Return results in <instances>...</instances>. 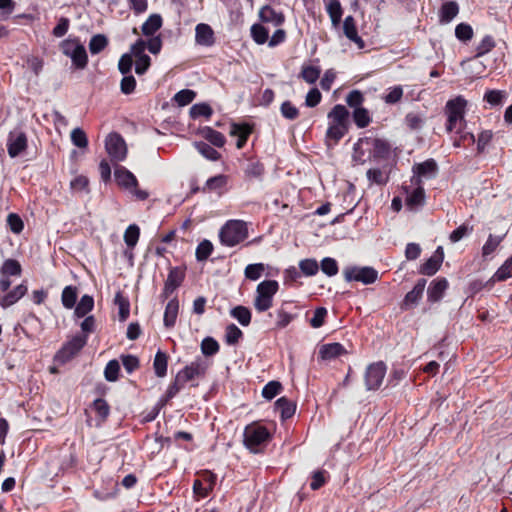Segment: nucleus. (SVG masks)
<instances>
[{
	"instance_id": "f257e3e1",
	"label": "nucleus",
	"mask_w": 512,
	"mask_h": 512,
	"mask_svg": "<svg viewBox=\"0 0 512 512\" xmlns=\"http://www.w3.org/2000/svg\"><path fill=\"white\" fill-rule=\"evenodd\" d=\"M272 437L273 435L267 427L254 421L244 428L243 444L251 453L258 454L264 451Z\"/></svg>"
},
{
	"instance_id": "f03ea898",
	"label": "nucleus",
	"mask_w": 512,
	"mask_h": 512,
	"mask_svg": "<svg viewBox=\"0 0 512 512\" xmlns=\"http://www.w3.org/2000/svg\"><path fill=\"white\" fill-rule=\"evenodd\" d=\"M466 106L467 101L462 96L447 101L445 105V114L447 116L445 128L448 133H461L466 128Z\"/></svg>"
},
{
	"instance_id": "7ed1b4c3",
	"label": "nucleus",
	"mask_w": 512,
	"mask_h": 512,
	"mask_svg": "<svg viewBox=\"0 0 512 512\" xmlns=\"http://www.w3.org/2000/svg\"><path fill=\"white\" fill-rule=\"evenodd\" d=\"M248 237V227L243 220H228L219 231V239L222 245L234 247Z\"/></svg>"
},
{
	"instance_id": "20e7f679",
	"label": "nucleus",
	"mask_w": 512,
	"mask_h": 512,
	"mask_svg": "<svg viewBox=\"0 0 512 512\" xmlns=\"http://www.w3.org/2000/svg\"><path fill=\"white\" fill-rule=\"evenodd\" d=\"M279 290V283L276 280H264L256 287L254 308L257 312L263 313L273 306L274 296Z\"/></svg>"
},
{
	"instance_id": "39448f33",
	"label": "nucleus",
	"mask_w": 512,
	"mask_h": 512,
	"mask_svg": "<svg viewBox=\"0 0 512 512\" xmlns=\"http://www.w3.org/2000/svg\"><path fill=\"white\" fill-rule=\"evenodd\" d=\"M114 176L118 186L128 190L137 200L144 201L149 197L147 191L139 188L136 176L124 166H117Z\"/></svg>"
},
{
	"instance_id": "423d86ee",
	"label": "nucleus",
	"mask_w": 512,
	"mask_h": 512,
	"mask_svg": "<svg viewBox=\"0 0 512 512\" xmlns=\"http://www.w3.org/2000/svg\"><path fill=\"white\" fill-rule=\"evenodd\" d=\"M197 478L193 481L192 492L196 501L208 497L217 483V475L211 470L204 469L197 472Z\"/></svg>"
},
{
	"instance_id": "0eeeda50",
	"label": "nucleus",
	"mask_w": 512,
	"mask_h": 512,
	"mask_svg": "<svg viewBox=\"0 0 512 512\" xmlns=\"http://www.w3.org/2000/svg\"><path fill=\"white\" fill-rule=\"evenodd\" d=\"M60 49L64 55L71 58L73 65L77 69H84L87 66L88 55L85 47L78 38L62 41Z\"/></svg>"
},
{
	"instance_id": "6e6552de",
	"label": "nucleus",
	"mask_w": 512,
	"mask_h": 512,
	"mask_svg": "<svg viewBox=\"0 0 512 512\" xmlns=\"http://www.w3.org/2000/svg\"><path fill=\"white\" fill-rule=\"evenodd\" d=\"M360 144H366V148L369 149L368 159L388 160L390 158L392 148L385 139L363 137L360 138Z\"/></svg>"
},
{
	"instance_id": "1a4fd4ad",
	"label": "nucleus",
	"mask_w": 512,
	"mask_h": 512,
	"mask_svg": "<svg viewBox=\"0 0 512 512\" xmlns=\"http://www.w3.org/2000/svg\"><path fill=\"white\" fill-rule=\"evenodd\" d=\"M344 279L347 282L358 281L363 284H372L378 279V271L373 267H346L343 271Z\"/></svg>"
},
{
	"instance_id": "9d476101",
	"label": "nucleus",
	"mask_w": 512,
	"mask_h": 512,
	"mask_svg": "<svg viewBox=\"0 0 512 512\" xmlns=\"http://www.w3.org/2000/svg\"><path fill=\"white\" fill-rule=\"evenodd\" d=\"M87 335H76L66 342L62 348L56 353L55 359L59 362L66 363L72 360L87 344Z\"/></svg>"
},
{
	"instance_id": "9b49d317",
	"label": "nucleus",
	"mask_w": 512,
	"mask_h": 512,
	"mask_svg": "<svg viewBox=\"0 0 512 512\" xmlns=\"http://www.w3.org/2000/svg\"><path fill=\"white\" fill-rule=\"evenodd\" d=\"M386 370L387 367L383 361L370 364L364 375L366 389L370 391L379 389L385 377Z\"/></svg>"
},
{
	"instance_id": "f8f14e48",
	"label": "nucleus",
	"mask_w": 512,
	"mask_h": 512,
	"mask_svg": "<svg viewBox=\"0 0 512 512\" xmlns=\"http://www.w3.org/2000/svg\"><path fill=\"white\" fill-rule=\"evenodd\" d=\"M0 290L7 291L12 282L9 279L11 276L20 277L22 275V266L16 259H6L0 267Z\"/></svg>"
},
{
	"instance_id": "ddd939ff",
	"label": "nucleus",
	"mask_w": 512,
	"mask_h": 512,
	"mask_svg": "<svg viewBox=\"0 0 512 512\" xmlns=\"http://www.w3.org/2000/svg\"><path fill=\"white\" fill-rule=\"evenodd\" d=\"M105 148L109 156L116 161H123L127 156V147L123 137L116 132L106 138Z\"/></svg>"
},
{
	"instance_id": "4468645a",
	"label": "nucleus",
	"mask_w": 512,
	"mask_h": 512,
	"mask_svg": "<svg viewBox=\"0 0 512 512\" xmlns=\"http://www.w3.org/2000/svg\"><path fill=\"white\" fill-rule=\"evenodd\" d=\"M277 320H276V328L284 329L286 328L292 321H294L299 313L298 307L294 305L293 302H284L277 310Z\"/></svg>"
},
{
	"instance_id": "2eb2a0df",
	"label": "nucleus",
	"mask_w": 512,
	"mask_h": 512,
	"mask_svg": "<svg viewBox=\"0 0 512 512\" xmlns=\"http://www.w3.org/2000/svg\"><path fill=\"white\" fill-rule=\"evenodd\" d=\"M28 146L27 136L22 131L10 132L7 139V151L11 158L19 156Z\"/></svg>"
},
{
	"instance_id": "dca6fc26",
	"label": "nucleus",
	"mask_w": 512,
	"mask_h": 512,
	"mask_svg": "<svg viewBox=\"0 0 512 512\" xmlns=\"http://www.w3.org/2000/svg\"><path fill=\"white\" fill-rule=\"evenodd\" d=\"M206 367L200 361H194L186 365L175 376L182 385L185 386L187 382L193 381L195 378L204 376Z\"/></svg>"
},
{
	"instance_id": "f3484780",
	"label": "nucleus",
	"mask_w": 512,
	"mask_h": 512,
	"mask_svg": "<svg viewBox=\"0 0 512 512\" xmlns=\"http://www.w3.org/2000/svg\"><path fill=\"white\" fill-rule=\"evenodd\" d=\"M426 284H427L426 279H424V278L418 279V281L416 282L413 289L405 295L403 301L401 302V304H400L401 310H404V311L409 310L413 306L418 304V302L421 300V298L423 296V292H424Z\"/></svg>"
},
{
	"instance_id": "a211bd4d",
	"label": "nucleus",
	"mask_w": 512,
	"mask_h": 512,
	"mask_svg": "<svg viewBox=\"0 0 512 512\" xmlns=\"http://www.w3.org/2000/svg\"><path fill=\"white\" fill-rule=\"evenodd\" d=\"M448 287L449 283L445 277H437L434 280H432L427 289L428 302H439L443 298Z\"/></svg>"
},
{
	"instance_id": "6ab92c4d",
	"label": "nucleus",
	"mask_w": 512,
	"mask_h": 512,
	"mask_svg": "<svg viewBox=\"0 0 512 512\" xmlns=\"http://www.w3.org/2000/svg\"><path fill=\"white\" fill-rule=\"evenodd\" d=\"M444 260L443 248L439 246L434 254L427 259L419 268V273L426 276H433L438 272Z\"/></svg>"
},
{
	"instance_id": "aec40b11",
	"label": "nucleus",
	"mask_w": 512,
	"mask_h": 512,
	"mask_svg": "<svg viewBox=\"0 0 512 512\" xmlns=\"http://www.w3.org/2000/svg\"><path fill=\"white\" fill-rule=\"evenodd\" d=\"M230 180V176L225 174H218L210 177L201 188L203 193L215 192L218 195H223L227 191V185Z\"/></svg>"
},
{
	"instance_id": "412c9836",
	"label": "nucleus",
	"mask_w": 512,
	"mask_h": 512,
	"mask_svg": "<svg viewBox=\"0 0 512 512\" xmlns=\"http://www.w3.org/2000/svg\"><path fill=\"white\" fill-rule=\"evenodd\" d=\"M195 41L198 45L211 47L215 44L216 38L212 27L206 23H199L195 28Z\"/></svg>"
},
{
	"instance_id": "4be33fe9",
	"label": "nucleus",
	"mask_w": 512,
	"mask_h": 512,
	"mask_svg": "<svg viewBox=\"0 0 512 512\" xmlns=\"http://www.w3.org/2000/svg\"><path fill=\"white\" fill-rule=\"evenodd\" d=\"M243 173L248 181H261L265 174V166L259 159L249 158L243 167Z\"/></svg>"
},
{
	"instance_id": "5701e85b",
	"label": "nucleus",
	"mask_w": 512,
	"mask_h": 512,
	"mask_svg": "<svg viewBox=\"0 0 512 512\" xmlns=\"http://www.w3.org/2000/svg\"><path fill=\"white\" fill-rule=\"evenodd\" d=\"M346 354H348L347 350L338 342L323 344L318 352L319 358L324 361H331Z\"/></svg>"
},
{
	"instance_id": "b1692460",
	"label": "nucleus",
	"mask_w": 512,
	"mask_h": 512,
	"mask_svg": "<svg viewBox=\"0 0 512 512\" xmlns=\"http://www.w3.org/2000/svg\"><path fill=\"white\" fill-rule=\"evenodd\" d=\"M259 19L263 23H271L275 27H280L285 23L286 17L283 12H278L270 5H265L259 10Z\"/></svg>"
},
{
	"instance_id": "393cba45",
	"label": "nucleus",
	"mask_w": 512,
	"mask_h": 512,
	"mask_svg": "<svg viewBox=\"0 0 512 512\" xmlns=\"http://www.w3.org/2000/svg\"><path fill=\"white\" fill-rule=\"evenodd\" d=\"M343 33L344 35L353 42L358 49L365 48L364 40L358 35L356 21L353 16H347L343 21Z\"/></svg>"
},
{
	"instance_id": "a878e982",
	"label": "nucleus",
	"mask_w": 512,
	"mask_h": 512,
	"mask_svg": "<svg viewBox=\"0 0 512 512\" xmlns=\"http://www.w3.org/2000/svg\"><path fill=\"white\" fill-rule=\"evenodd\" d=\"M252 131H253V128L248 123H232L231 124L230 135L236 136L238 138L237 142H236V147L238 149H242L246 145L248 138L251 135Z\"/></svg>"
},
{
	"instance_id": "bb28decb",
	"label": "nucleus",
	"mask_w": 512,
	"mask_h": 512,
	"mask_svg": "<svg viewBox=\"0 0 512 512\" xmlns=\"http://www.w3.org/2000/svg\"><path fill=\"white\" fill-rule=\"evenodd\" d=\"M186 276V267L175 266L170 267L165 284H167V290H177L183 283Z\"/></svg>"
},
{
	"instance_id": "cd10ccee",
	"label": "nucleus",
	"mask_w": 512,
	"mask_h": 512,
	"mask_svg": "<svg viewBox=\"0 0 512 512\" xmlns=\"http://www.w3.org/2000/svg\"><path fill=\"white\" fill-rule=\"evenodd\" d=\"M179 312V301L177 297L172 298L166 305L163 317V324L166 328H173Z\"/></svg>"
},
{
	"instance_id": "c85d7f7f",
	"label": "nucleus",
	"mask_w": 512,
	"mask_h": 512,
	"mask_svg": "<svg viewBox=\"0 0 512 512\" xmlns=\"http://www.w3.org/2000/svg\"><path fill=\"white\" fill-rule=\"evenodd\" d=\"M275 410L279 412L281 421L290 419L296 411V403L287 397H280L275 402Z\"/></svg>"
},
{
	"instance_id": "c756f323",
	"label": "nucleus",
	"mask_w": 512,
	"mask_h": 512,
	"mask_svg": "<svg viewBox=\"0 0 512 512\" xmlns=\"http://www.w3.org/2000/svg\"><path fill=\"white\" fill-rule=\"evenodd\" d=\"M459 5L456 1H446L439 9V22L450 23L459 13Z\"/></svg>"
},
{
	"instance_id": "7c9ffc66",
	"label": "nucleus",
	"mask_w": 512,
	"mask_h": 512,
	"mask_svg": "<svg viewBox=\"0 0 512 512\" xmlns=\"http://www.w3.org/2000/svg\"><path fill=\"white\" fill-rule=\"evenodd\" d=\"M413 172L418 177H435L438 172V165L432 158L413 166Z\"/></svg>"
},
{
	"instance_id": "2f4dec72",
	"label": "nucleus",
	"mask_w": 512,
	"mask_h": 512,
	"mask_svg": "<svg viewBox=\"0 0 512 512\" xmlns=\"http://www.w3.org/2000/svg\"><path fill=\"white\" fill-rule=\"evenodd\" d=\"M28 291L27 285L25 283H21L17 285L14 289L9 291L6 295L2 297L1 306L3 308L14 305L18 300H20Z\"/></svg>"
},
{
	"instance_id": "473e14b6",
	"label": "nucleus",
	"mask_w": 512,
	"mask_h": 512,
	"mask_svg": "<svg viewBox=\"0 0 512 512\" xmlns=\"http://www.w3.org/2000/svg\"><path fill=\"white\" fill-rule=\"evenodd\" d=\"M201 135L210 144L218 148L223 147L226 143L225 136L221 132L214 130L209 126H205L201 129Z\"/></svg>"
},
{
	"instance_id": "72a5a7b5",
	"label": "nucleus",
	"mask_w": 512,
	"mask_h": 512,
	"mask_svg": "<svg viewBox=\"0 0 512 512\" xmlns=\"http://www.w3.org/2000/svg\"><path fill=\"white\" fill-rule=\"evenodd\" d=\"M326 11L331 19L333 27H338L342 20L343 9L339 0H329Z\"/></svg>"
},
{
	"instance_id": "f704fd0d",
	"label": "nucleus",
	"mask_w": 512,
	"mask_h": 512,
	"mask_svg": "<svg viewBox=\"0 0 512 512\" xmlns=\"http://www.w3.org/2000/svg\"><path fill=\"white\" fill-rule=\"evenodd\" d=\"M74 314L77 318L85 317L94 308V298L91 295L85 294L80 298V301L75 305Z\"/></svg>"
},
{
	"instance_id": "c9c22d12",
	"label": "nucleus",
	"mask_w": 512,
	"mask_h": 512,
	"mask_svg": "<svg viewBox=\"0 0 512 512\" xmlns=\"http://www.w3.org/2000/svg\"><path fill=\"white\" fill-rule=\"evenodd\" d=\"M163 24L162 17L159 14H151L142 25V33L145 36H153Z\"/></svg>"
},
{
	"instance_id": "e433bc0d",
	"label": "nucleus",
	"mask_w": 512,
	"mask_h": 512,
	"mask_svg": "<svg viewBox=\"0 0 512 512\" xmlns=\"http://www.w3.org/2000/svg\"><path fill=\"white\" fill-rule=\"evenodd\" d=\"M114 303L119 309V320L126 321L130 315V301L122 291H118L114 297Z\"/></svg>"
},
{
	"instance_id": "4c0bfd02",
	"label": "nucleus",
	"mask_w": 512,
	"mask_h": 512,
	"mask_svg": "<svg viewBox=\"0 0 512 512\" xmlns=\"http://www.w3.org/2000/svg\"><path fill=\"white\" fill-rule=\"evenodd\" d=\"M78 298V288L73 285L64 287L61 294L62 305L66 309H72L75 307Z\"/></svg>"
},
{
	"instance_id": "58836bf2",
	"label": "nucleus",
	"mask_w": 512,
	"mask_h": 512,
	"mask_svg": "<svg viewBox=\"0 0 512 512\" xmlns=\"http://www.w3.org/2000/svg\"><path fill=\"white\" fill-rule=\"evenodd\" d=\"M349 111L341 104L335 105L332 110L328 113V118L331 119L332 123L347 125Z\"/></svg>"
},
{
	"instance_id": "ea45409f",
	"label": "nucleus",
	"mask_w": 512,
	"mask_h": 512,
	"mask_svg": "<svg viewBox=\"0 0 512 512\" xmlns=\"http://www.w3.org/2000/svg\"><path fill=\"white\" fill-rule=\"evenodd\" d=\"M168 355L158 350L153 361V368L157 377H164L167 374Z\"/></svg>"
},
{
	"instance_id": "a19ab883",
	"label": "nucleus",
	"mask_w": 512,
	"mask_h": 512,
	"mask_svg": "<svg viewBox=\"0 0 512 512\" xmlns=\"http://www.w3.org/2000/svg\"><path fill=\"white\" fill-rule=\"evenodd\" d=\"M231 317L236 319L242 326H248L251 323V311L248 307L238 305L231 309Z\"/></svg>"
},
{
	"instance_id": "79ce46f5",
	"label": "nucleus",
	"mask_w": 512,
	"mask_h": 512,
	"mask_svg": "<svg viewBox=\"0 0 512 512\" xmlns=\"http://www.w3.org/2000/svg\"><path fill=\"white\" fill-rule=\"evenodd\" d=\"M321 68L313 65H303L299 78L303 79L308 84H314L320 77Z\"/></svg>"
},
{
	"instance_id": "37998d69",
	"label": "nucleus",
	"mask_w": 512,
	"mask_h": 512,
	"mask_svg": "<svg viewBox=\"0 0 512 512\" xmlns=\"http://www.w3.org/2000/svg\"><path fill=\"white\" fill-rule=\"evenodd\" d=\"M92 409L95 411L100 423H104L110 415V406L103 398L95 399L92 403Z\"/></svg>"
},
{
	"instance_id": "c03bdc74",
	"label": "nucleus",
	"mask_w": 512,
	"mask_h": 512,
	"mask_svg": "<svg viewBox=\"0 0 512 512\" xmlns=\"http://www.w3.org/2000/svg\"><path fill=\"white\" fill-rule=\"evenodd\" d=\"M425 202V191L424 188L418 186L415 188L407 197H406V205L410 209H414L420 207Z\"/></svg>"
},
{
	"instance_id": "a18cd8bd",
	"label": "nucleus",
	"mask_w": 512,
	"mask_h": 512,
	"mask_svg": "<svg viewBox=\"0 0 512 512\" xmlns=\"http://www.w3.org/2000/svg\"><path fill=\"white\" fill-rule=\"evenodd\" d=\"M195 148L203 157L208 160L217 161L221 157V154L206 142H195Z\"/></svg>"
},
{
	"instance_id": "49530a36",
	"label": "nucleus",
	"mask_w": 512,
	"mask_h": 512,
	"mask_svg": "<svg viewBox=\"0 0 512 512\" xmlns=\"http://www.w3.org/2000/svg\"><path fill=\"white\" fill-rule=\"evenodd\" d=\"M251 37L255 43L259 45H263L268 42L269 39V30L263 26L262 24H253L251 26Z\"/></svg>"
},
{
	"instance_id": "de8ad7c7",
	"label": "nucleus",
	"mask_w": 512,
	"mask_h": 512,
	"mask_svg": "<svg viewBox=\"0 0 512 512\" xmlns=\"http://www.w3.org/2000/svg\"><path fill=\"white\" fill-rule=\"evenodd\" d=\"M189 114L192 119H197L201 116L209 119L213 114V110L207 103H197L191 106Z\"/></svg>"
},
{
	"instance_id": "09e8293b",
	"label": "nucleus",
	"mask_w": 512,
	"mask_h": 512,
	"mask_svg": "<svg viewBox=\"0 0 512 512\" xmlns=\"http://www.w3.org/2000/svg\"><path fill=\"white\" fill-rule=\"evenodd\" d=\"M243 338V332L234 323L225 329V342L228 345H236Z\"/></svg>"
},
{
	"instance_id": "8fccbe9b",
	"label": "nucleus",
	"mask_w": 512,
	"mask_h": 512,
	"mask_svg": "<svg viewBox=\"0 0 512 512\" xmlns=\"http://www.w3.org/2000/svg\"><path fill=\"white\" fill-rule=\"evenodd\" d=\"M107 46L108 39L103 34H96L92 36L89 42V50L93 55L102 52Z\"/></svg>"
},
{
	"instance_id": "3c124183",
	"label": "nucleus",
	"mask_w": 512,
	"mask_h": 512,
	"mask_svg": "<svg viewBox=\"0 0 512 512\" xmlns=\"http://www.w3.org/2000/svg\"><path fill=\"white\" fill-rule=\"evenodd\" d=\"M301 273L305 276H314L319 271V264L316 259L307 258L299 262Z\"/></svg>"
},
{
	"instance_id": "603ef678",
	"label": "nucleus",
	"mask_w": 512,
	"mask_h": 512,
	"mask_svg": "<svg viewBox=\"0 0 512 512\" xmlns=\"http://www.w3.org/2000/svg\"><path fill=\"white\" fill-rule=\"evenodd\" d=\"M353 121L358 128H365L371 122V117L366 108H356L352 114Z\"/></svg>"
},
{
	"instance_id": "864d4df0",
	"label": "nucleus",
	"mask_w": 512,
	"mask_h": 512,
	"mask_svg": "<svg viewBox=\"0 0 512 512\" xmlns=\"http://www.w3.org/2000/svg\"><path fill=\"white\" fill-rule=\"evenodd\" d=\"M140 236V228L136 224L129 225L124 232L125 244L133 248L136 246Z\"/></svg>"
},
{
	"instance_id": "5fc2aeb1",
	"label": "nucleus",
	"mask_w": 512,
	"mask_h": 512,
	"mask_svg": "<svg viewBox=\"0 0 512 512\" xmlns=\"http://www.w3.org/2000/svg\"><path fill=\"white\" fill-rule=\"evenodd\" d=\"M473 35V28L468 23L462 22L455 27V36L459 41L468 42L473 38Z\"/></svg>"
},
{
	"instance_id": "6e6d98bb",
	"label": "nucleus",
	"mask_w": 512,
	"mask_h": 512,
	"mask_svg": "<svg viewBox=\"0 0 512 512\" xmlns=\"http://www.w3.org/2000/svg\"><path fill=\"white\" fill-rule=\"evenodd\" d=\"M347 125L331 123L327 129L326 137L338 143L346 134Z\"/></svg>"
},
{
	"instance_id": "4d7b16f0",
	"label": "nucleus",
	"mask_w": 512,
	"mask_h": 512,
	"mask_svg": "<svg viewBox=\"0 0 512 512\" xmlns=\"http://www.w3.org/2000/svg\"><path fill=\"white\" fill-rule=\"evenodd\" d=\"M507 93L501 90H487L484 94V101L491 106H499L506 99Z\"/></svg>"
},
{
	"instance_id": "13d9d810",
	"label": "nucleus",
	"mask_w": 512,
	"mask_h": 512,
	"mask_svg": "<svg viewBox=\"0 0 512 512\" xmlns=\"http://www.w3.org/2000/svg\"><path fill=\"white\" fill-rule=\"evenodd\" d=\"M213 249L214 248H213V244L211 241H209L207 239L201 241L196 248V252H195L196 259L198 261L207 260L210 257V255L212 254Z\"/></svg>"
},
{
	"instance_id": "bf43d9fd",
	"label": "nucleus",
	"mask_w": 512,
	"mask_h": 512,
	"mask_svg": "<svg viewBox=\"0 0 512 512\" xmlns=\"http://www.w3.org/2000/svg\"><path fill=\"white\" fill-rule=\"evenodd\" d=\"M496 46V42L491 35H486L482 38L476 47V57L484 56L492 51Z\"/></svg>"
},
{
	"instance_id": "052dcab7",
	"label": "nucleus",
	"mask_w": 512,
	"mask_h": 512,
	"mask_svg": "<svg viewBox=\"0 0 512 512\" xmlns=\"http://www.w3.org/2000/svg\"><path fill=\"white\" fill-rule=\"evenodd\" d=\"M283 390V386L279 381H269L262 390V396L267 400H272Z\"/></svg>"
},
{
	"instance_id": "680f3d73",
	"label": "nucleus",
	"mask_w": 512,
	"mask_h": 512,
	"mask_svg": "<svg viewBox=\"0 0 512 512\" xmlns=\"http://www.w3.org/2000/svg\"><path fill=\"white\" fill-rule=\"evenodd\" d=\"M265 271V265L263 263L249 264L245 267L244 275L248 280L256 281L261 278Z\"/></svg>"
},
{
	"instance_id": "e2e57ef3",
	"label": "nucleus",
	"mask_w": 512,
	"mask_h": 512,
	"mask_svg": "<svg viewBox=\"0 0 512 512\" xmlns=\"http://www.w3.org/2000/svg\"><path fill=\"white\" fill-rule=\"evenodd\" d=\"M120 364L116 359L110 360L104 369L105 379L109 382H115L119 378Z\"/></svg>"
},
{
	"instance_id": "0e129e2a",
	"label": "nucleus",
	"mask_w": 512,
	"mask_h": 512,
	"mask_svg": "<svg viewBox=\"0 0 512 512\" xmlns=\"http://www.w3.org/2000/svg\"><path fill=\"white\" fill-rule=\"evenodd\" d=\"M196 92L190 89H182L177 92L174 96V101L178 104V106H186L193 102L196 98Z\"/></svg>"
},
{
	"instance_id": "69168bd1",
	"label": "nucleus",
	"mask_w": 512,
	"mask_h": 512,
	"mask_svg": "<svg viewBox=\"0 0 512 512\" xmlns=\"http://www.w3.org/2000/svg\"><path fill=\"white\" fill-rule=\"evenodd\" d=\"M456 136L453 139V146L460 148L466 147L467 145H471L475 143V136L471 132H465L464 130L461 133H455Z\"/></svg>"
},
{
	"instance_id": "338daca9",
	"label": "nucleus",
	"mask_w": 512,
	"mask_h": 512,
	"mask_svg": "<svg viewBox=\"0 0 512 512\" xmlns=\"http://www.w3.org/2000/svg\"><path fill=\"white\" fill-rule=\"evenodd\" d=\"M219 343L212 337H206L202 340L201 351L205 356H213L219 352Z\"/></svg>"
},
{
	"instance_id": "774afa93",
	"label": "nucleus",
	"mask_w": 512,
	"mask_h": 512,
	"mask_svg": "<svg viewBox=\"0 0 512 512\" xmlns=\"http://www.w3.org/2000/svg\"><path fill=\"white\" fill-rule=\"evenodd\" d=\"M366 176L371 184L386 185L388 182V176L379 168L369 169Z\"/></svg>"
}]
</instances>
